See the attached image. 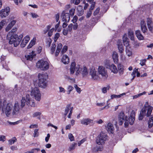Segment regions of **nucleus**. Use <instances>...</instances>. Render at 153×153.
Wrapping results in <instances>:
<instances>
[{
	"label": "nucleus",
	"mask_w": 153,
	"mask_h": 153,
	"mask_svg": "<svg viewBox=\"0 0 153 153\" xmlns=\"http://www.w3.org/2000/svg\"><path fill=\"white\" fill-rule=\"evenodd\" d=\"M152 110L153 107L149 105L148 102H146L142 108L139 115V120H142L145 116L149 117L148 124L149 128H151L153 126V114L151 115Z\"/></svg>",
	"instance_id": "obj_1"
},
{
	"label": "nucleus",
	"mask_w": 153,
	"mask_h": 153,
	"mask_svg": "<svg viewBox=\"0 0 153 153\" xmlns=\"http://www.w3.org/2000/svg\"><path fill=\"white\" fill-rule=\"evenodd\" d=\"M38 77L39 86L43 88H45L47 86L46 79L48 78L47 74H39L38 75Z\"/></svg>",
	"instance_id": "obj_2"
},
{
	"label": "nucleus",
	"mask_w": 153,
	"mask_h": 153,
	"mask_svg": "<svg viewBox=\"0 0 153 153\" xmlns=\"http://www.w3.org/2000/svg\"><path fill=\"white\" fill-rule=\"evenodd\" d=\"M26 102V105L28 106H30L31 107L35 106L34 102L30 99L29 95H27L25 98V97H22L21 101V108H23L25 106Z\"/></svg>",
	"instance_id": "obj_3"
},
{
	"label": "nucleus",
	"mask_w": 153,
	"mask_h": 153,
	"mask_svg": "<svg viewBox=\"0 0 153 153\" xmlns=\"http://www.w3.org/2000/svg\"><path fill=\"white\" fill-rule=\"evenodd\" d=\"M17 30V28L14 27L7 35V40H9V43L10 44H12V43L13 41V40L15 39L17 37V35L15 34Z\"/></svg>",
	"instance_id": "obj_4"
},
{
	"label": "nucleus",
	"mask_w": 153,
	"mask_h": 153,
	"mask_svg": "<svg viewBox=\"0 0 153 153\" xmlns=\"http://www.w3.org/2000/svg\"><path fill=\"white\" fill-rule=\"evenodd\" d=\"M108 137V136L106 134L101 133L97 137L96 143L98 145L103 144L107 139Z\"/></svg>",
	"instance_id": "obj_5"
},
{
	"label": "nucleus",
	"mask_w": 153,
	"mask_h": 153,
	"mask_svg": "<svg viewBox=\"0 0 153 153\" xmlns=\"http://www.w3.org/2000/svg\"><path fill=\"white\" fill-rule=\"evenodd\" d=\"M36 66L42 70H46L49 68V64L47 61L40 60L37 63Z\"/></svg>",
	"instance_id": "obj_6"
},
{
	"label": "nucleus",
	"mask_w": 153,
	"mask_h": 153,
	"mask_svg": "<svg viewBox=\"0 0 153 153\" xmlns=\"http://www.w3.org/2000/svg\"><path fill=\"white\" fill-rule=\"evenodd\" d=\"M79 73H81L84 77L88 74V71L85 67L81 68L79 65H77L76 68V75H77Z\"/></svg>",
	"instance_id": "obj_7"
},
{
	"label": "nucleus",
	"mask_w": 153,
	"mask_h": 153,
	"mask_svg": "<svg viewBox=\"0 0 153 153\" xmlns=\"http://www.w3.org/2000/svg\"><path fill=\"white\" fill-rule=\"evenodd\" d=\"M135 113L134 111H132L130 117L128 118L127 117V119H126L124 123L125 126V127H127L128 126V124L131 125H132L135 120L134 118Z\"/></svg>",
	"instance_id": "obj_8"
},
{
	"label": "nucleus",
	"mask_w": 153,
	"mask_h": 153,
	"mask_svg": "<svg viewBox=\"0 0 153 153\" xmlns=\"http://www.w3.org/2000/svg\"><path fill=\"white\" fill-rule=\"evenodd\" d=\"M98 71L99 75L101 76L103 79H106L107 78L108 75L107 71L105 67L102 66H99Z\"/></svg>",
	"instance_id": "obj_9"
},
{
	"label": "nucleus",
	"mask_w": 153,
	"mask_h": 153,
	"mask_svg": "<svg viewBox=\"0 0 153 153\" xmlns=\"http://www.w3.org/2000/svg\"><path fill=\"white\" fill-rule=\"evenodd\" d=\"M31 95L32 96H34L35 99L38 101H39L41 99V93L39 89L36 87H35L32 89Z\"/></svg>",
	"instance_id": "obj_10"
},
{
	"label": "nucleus",
	"mask_w": 153,
	"mask_h": 153,
	"mask_svg": "<svg viewBox=\"0 0 153 153\" xmlns=\"http://www.w3.org/2000/svg\"><path fill=\"white\" fill-rule=\"evenodd\" d=\"M97 73L94 67H92L90 68L89 74L91 76L92 79L96 80L99 79V76H98Z\"/></svg>",
	"instance_id": "obj_11"
},
{
	"label": "nucleus",
	"mask_w": 153,
	"mask_h": 153,
	"mask_svg": "<svg viewBox=\"0 0 153 153\" xmlns=\"http://www.w3.org/2000/svg\"><path fill=\"white\" fill-rule=\"evenodd\" d=\"M10 11V8L8 7L2 9L0 11V17H1V18L6 17L8 15Z\"/></svg>",
	"instance_id": "obj_12"
},
{
	"label": "nucleus",
	"mask_w": 153,
	"mask_h": 153,
	"mask_svg": "<svg viewBox=\"0 0 153 153\" xmlns=\"http://www.w3.org/2000/svg\"><path fill=\"white\" fill-rule=\"evenodd\" d=\"M127 116H125L124 113L121 112L118 116V124L120 125H122L123 123V120L125 121L127 119Z\"/></svg>",
	"instance_id": "obj_13"
},
{
	"label": "nucleus",
	"mask_w": 153,
	"mask_h": 153,
	"mask_svg": "<svg viewBox=\"0 0 153 153\" xmlns=\"http://www.w3.org/2000/svg\"><path fill=\"white\" fill-rule=\"evenodd\" d=\"M23 37V35L22 34H21L19 37L17 35V38H16L15 39H14L13 40V41L12 43V44H13L14 47H17L20 43V42Z\"/></svg>",
	"instance_id": "obj_14"
},
{
	"label": "nucleus",
	"mask_w": 153,
	"mask_h": 153,
	"mask_svg": "<svg viewBox=\"0 0 153 153\" xmlns=\"http://www.w3.org/2000/svg\"><path fill=\"white\" fill-rule=\"evenodd\" d=\"M93 120L88 118H83L81 120V123L85 126H87L93 122Z\"/></svg>",
	"instance_id": "obj_15"
},
{
	"label": "nucleus",
	"mask_w": 153,
	"mask_h": 153,
	"mask_svg": "<svg viewBox=\"0 0 153 153\" xmlns=\"http://www.w3.org/2000/svg\"><path fill=\"white\" fill-rule=\"evenodd\" d=\"M146 21L147 23L148 28L150 31L152 32V28L151 25L152 23V18L148 17L146 18Z\"/></svg>",
	"instance_id": "obj_16"
},
{
	"label": "nucleus",
	"mask_w": 153,
	"mask_h": 153,
	"mask_svg": "<svg viewBox=\"0 0 153 153\" xmlns=\"http://www.w3.org/2000/svg\"><path fill=\"white\" fill-rule=\"evenodd\" d=\"M64 14L62 16V20L63 22H68L70 20V14L68 13H64L63 12L62 15Z\"/></svg>",
	"instance_id": "obj_17"
},
{
	"label": "nucleus",
	"mask_w": 153,
	"mask_h": 153,
	"mask_svg": "<svg viewBox=\"0 0 153 153\" xmlns=\"http://www.w3.org/2000/svg\"><path fill=\"white\" fill-rule=\"evenodd\" d=\"M117 44L118 45V49L119 52L120 53H123L124 51V49L121 40H118L117 42Z\"/></svg>",
	"instance_id": "obj_18"
},
{
	"label": "nucleus",
	"mask_w": 153,
	"mask_h": 153,
	"mask_svg": "<svg viewBox=\"0 0 153 153\" xmlns=\"http://www.w3.org/2000/svg\"><path fill=\"white\" fill-rule=\"evenodd\" d=\"M108 68L110 69L114 74H117V72L116 67L114 64H109Z\"/></svg>",
	"instance_id": "obj_19"
},
{
	"label": "nucleus",
	"mask_w": 153,
	"mask_h": 153,
	"mask_svg": "<svg viewBox=\"0 0 153 153\" xmlns=\"http://www.w3.org/2000/svg\"><path fill=\"white\" fill-rule=\"evenodd\" d=\"M106 130L111 133H113L114 130V128L112 124L111 123H108L107 127L106 128Z\"/></svg>",
	"instance_id": "obj_20"
},
{
	"label": "nucleus",
	"mask_w": 153,
	"mask_h": 153,
	"mask_svg": "<svg viewBox=\"0 0 153 153\" xmlns=\"http://www.w3.org/2000/svg\"><path fill=\"white\" fill-rule=\"evenodd\" d=\"M135 34L138 39L140 40H143L144 39V37L141 34L140 30H137L135 32Z\"/></svg>",
	"instance_id": "obj_21"
},
{
	"label": "nucleus",
	"mask_w": 153,
	"mask_h": 153,
	"mask_svg": "<svg viewBox=\"0 0 153 153\" xmlns=\"http://www.w3.org/2000/svg\"><path fill=\"white\" fill-rule=\"evenodd\" d=\"M118 56L117 53L114 52L112 54V58L115 63H117L118 61Z\"/></svg>",
	"instance_id": "obj_22"
},
{
	"label": "nucleus",
	"mask_w": 153,
	"mask_h": 153,
	"mask_svg": "<svg viewBox=\"0 0 153 153\" xmlns=\"http://www.w3.org/2000/svg\"><path fill=\"white\" fill-rule=\"evenodd\" d=\"M62 61L64 64H67L69 62V59L67 56L64 55L62 59Z\"/></svg>",
	"instance_id": "obj_23"
},
{
	"label": "nucleus",
	"mask_w": 153,
	"mask_h": 153,
	"mask_svg": "<svg viewBox=\"0 0 153 153\" xmlns=\"http://www.w3.org/2000/svg\"><path fill=\"white\" fill-rule=\"evenodd\" d=\"M16 21L15 20L12 21L8 25L6 28V31H8L15 24Z\"/></svg>",
	"instance_id": "obj_24"
},
{
	"label": "nucleus",
	"mask_w": 153,
	"mask_h": 153,
	"mask_svg": "<svg viewBox=\"0 0 153 153\" xmlns=\"http://www.w3.org/2000/svg\"><path fill=\"white\" fill-rule=\"evenodd\" d=\"M76 63L75 62H72L71 63V68H70V71L71 74H73L75 72L76 68Z\"/></svg>",
	"instance_id": "obj_25"
},
{
	"label": "nucleus",
	"mask_w": 153,
	"mask_h": 153,
	"mask_svg": "<svg viewBox=\"0 0 153 153\" xmlns=\"http://www.w3.org/2000/svg\"><path fill=\"white\" fill-rule=\"evenodd\" d=\"M33 51H32L31 53H30L29 54H27L25 55V57L27 60H31L33 58V57L35 55H33Z\"/></svg>",
	"instance_id": "obj_26"
},
{
	"label": "nucleus",
	"mask_w": 153,
	"mask_h": 153,
	"mask_svg": "<svg viewBox=\"0 0 153 153\" xmlns=\"http://www.w3.org/2000/svg\"><path fill=\"white\" fill-rule=\"evenodd\" d=\"M128 37L131 40H134V36L133 31L131 30H129L128 31Z\"/></svg>",
	"instance_id": "obj_27"
},
{
	"label": "nucleus",
	"mask_w": 153,
	"mask_h": 153,
	"mask_svg": "<svg viewBox=\"0 0 153 153\" xmlns=\"http://www.w3.org/2000/svg\"><path fill=\"white\" fill-rule=\"evenodd\" d=\"M100 146H96L94 150V152H96L98 151H102L103 149L102 145H100Z\"/></svg>",
	"instance_id": "obj_28"
},
{
	"label": "nucleus",
	"mask_w": 153,
	"mask_h": 153,
	"mask_svg": "<svg viewBox=\"0 0 153 153\" xmlns=\"http://www.w3.org/2000/svg\"><path fill=\"white\" fill-rule=\"evenodd\" d=\"M71 104H68L65 108V111L64 113V115L65 116L68 114L70 109L71 108Z\"/></svg>",
	"instance_id": "obj_29"
},
{
	"label": "nucleus",
	"mask_w": 153,
	"mask_h": 153,
	"mask_svg": "<svg viewBox=\"0 0 153 153\" xmlns=\"http://www.w3.org/2000/svg\"><path fill=\"white\" fill-rule=\"evenodd\" d=\"M126 94L125 93H123L120 95H116L115 94H112L111 95V98L113 99L114 98H119L124 95H125Z\"/></svg>",
	"instance_id": "obj_30"
},
{
	"label": "nucleus",
	"mask_w": 153,
	"mask_h": 153,
	"mask_svg": "<svg viewBox=\"0 0 153 153\" xmlns=\"http://www.w3.org/2000/svg\"><path fill=\"white\" fill-rule=\"evenodd\" d=\"M13 108L14 109H19L20 110V109H22V108H21V105H19L17 102H16L13 106Z\"/></svg>",
	"instance_id": "obj_31"
},
{
	"label": "nucleus",
	"mask_w": 153,
	"mask_h": 153,
	"mask_svg": "<svg viewBox=\"0 0 153 153\" xmlns=\"http://www.w3.org/2000/svg\"><path fill=\"white\" fill-rule=\"evenodd\" d=\"M118 70L119 73L120 74H122L123 73V68L121 64H119L118 65Z\"/></svg>",
	"instance_id": "obj_32"
},
{
	"label": "nucleus",
	"mask_w": 153,
	"mask_h": 153,
	"mask_svg": "<svg viewBox=\"0 0 153 153\" xmlns=\"http://www.w3.org/2000/svg\"><path fill=\"white\" fill-rule=\"evenodd\" d=\"M56 45L55 43L53 42L52 44L51 48V54H53L56 49Z\"/></svg>",
	"instance_id": "obj_33"
},
{
	"label": "nucleus",
	"mask_w": 153,
	"mask_h": 153,
	"mask_svg": "<svg viewBox=\"0 0 153 153\" xmlns=\"http://www.w3.org/2000/svg\"><path fill=\"white\" fill-rule=\"evenodd\" d=\"M77 144L75 143H73L71 145L69 148L68 150L69 151H71L72 150H74L75 149L76 146V145Z\"/></svg>",
	"instance_id": "obj_34"
},
{
	"label": "nucleus",
	"mask_w": 153,
	"mask_h": 153,
	"mask_svg": "<svg viewBox=\"0 0 153 153\" xmlns=\"http://www.w3.org/2000/svg\"><path fill=\"white\" fill-rule=\"evenodd\" d=\"M141 30L143 33L146 32L147 31L146 25L141 26Z\"/></svg>",
	"instance_id": "obj_35"
},
{
	"label": "nucleus",
	"mask_w": 153,
	"mask_h": 153,
	"mask_svg": "<svg viewBox=\"0 0 153 153\" xmlns=\"http://www.w3.org/2000/svg\"><path fill=\"white\" fill-rule=\"evenodd\" d=\"M91 4V6L90 8L89 9V11H92L93 10L95 7V2H92L91 3H90Z\"/></svg>",
	"instance_id": "obj_36"
},
{
	"label": "nucleus",
	"mask_w": 153,
	"mask_h": 153,
	"mask_svg": "<svg viewBox=\"0 0 153 153\" xmlns=\"http://www.w3.org/2000/svg\"><path fill=\"white\" fill-rule=\"evenodd\" d=\"M19 109H14L13 108L12 114L13 115H18L19 114Z\"/></svg>",
	"instance_id": "obj_37"
},
{
	"label": "nucleus",
	"mask_w": 153,
	"mask_h": 153,
	"mask_svg": "<svg viewBox=\"0 0 153 153\" xmlns=\"http://www.w3.org/2000/svg\"><path fill=\"white\" fill-rule=\"evenodd\" d=\"M35 44V42L33 40H31L29 43V45L27 46V48L29 49L32 46H33Z\"/></svg>",
	"instance_id": "obj_38"
},
{
	"label": "nucleus",
	"mask_w": 153,
	"mask_h": 153,
	"mask_svg": "<svg viewBox=\"0 0 153 153\" xmlns=\"http://www.w3.org/2000/svg\"><path fill=\"white\" fill-rule=\"evenodd\" d=\"M51 42L52 40L51 38H49L47 39L46 43L47 46L48 47H49L50 46Z\"/></svg>",
	"instance_id": "obj_39"
},
{
	"label": "nucleus",
	"mask_w": 153,
	"mask_h": 153,
	"mask_svg": "<svg viewBox=\"0 0 153 153\" xmlns=\"http://www.w3.org/2000/svg\"><path fill=\"white\" fill-rule=\"evenodd\" d=\"M109 88L110 87L108 86L106 87H104L103 88L102 90V93L104 94L106 93L107 92V90H109Z\"/></svg>",
	"instance_id": "obj_40"
},
{
	"label": "nucleus",
	"mask_w": 153,
	"mask_h": 153,
	"mask_svg": "<svg viewBox=\"0 0 153 153\" xmlns=\"http://www.w3.org/2000/svg\"><path fill=\"white\" fill-rule=\"evenodd\" d=\"M146 92L145 91H144L142 93H140L137 95H135L133 96V98L136 99L143 95L145 94H146Z\"/></svg>",
	"instance_id": "obj_41"
},
{
	"label": "nucleus",
	"mask_w": 153,
	"mask_h": 153,
	"mask_svg": "<svg viewBox=\"0 0 153 153\" xmlns=\"http://www.w3.org/2000/svg\"><path fill=\"white\" fill-rule=\"evenodd\" d=\"M60 36V34L59 33H56L54 37V41L55 42L58 38Z\"/></svg>",
	"instance_id": "obj_42"
},
{
	"label": "nucleus",
	"mask_w": 153,
	"mask_h": 153,
	"mask_svg": "<svg viewBox=\"0 0 153 153\" xmlns=\"http://www.w3.org/2000/svg\"><path fill=\"white\" fill-rule=\"evenodd\" d=\"M51 27V25H48L46 27V28L45 29L43 30L44 33L45 34L47 33L49 31L50 28Z\"/></svg>",
	"instance_id": "obj_43"
},
{
	"label": "nucleus",
	"mask_w": 153,
	"mask_h": 153,
	"mask_svg": "<svg viewBox=\"0 0 153 153\" xmlns=\"http://www.w3.org/2000/svg\"><path fill=\"white\" fill-rule=\"evenodd\" d=\"M16 137H14L12 139L10 140H9V144L10 145L14 143L16 141Z\"/></svg>",
	"instance_id": "obj_44"
},
{
	"label": "nucleus",
	"mask_w": 153,
	"mask_h": 153,
	"mask_svg": "<svg viewBox=\"0 0 153 153\" xmlns=\"http://www.w3.org/2000/svg\"><path fill=\"white\" fill-rule=\"evenodd\" d=\"M39 132H38V129H35L34 130V133L33 134V137H38L39 136Z\"/></svg>",
	"instance_id": "obj_45"
},
{
	"label": "nucleus",
	"mask_w": 153,
	"mask_h": 153,
	"mask_svg": "<svg viewBox=\"0 0 153 153\" xmlns=\"http://www.w3.org/2000/svg\"><path fill=\"white\" fill-rule=\"evenodd\" d=\"M54 30V28H52L50 30H49L48 33V36L49 37H51L52 35V33Z\"/></svg>",
	"instance_id": "obj_46"
},
{
	"label": "nucleus",
	"mask_w": 153,
	"mask_h": 153,
	"mask_svg": "<svg viewBox=\"0 0 153 153\" xmlns=\"http://www.w3.org/2000/svg\"><path fill=\"white\" fill-rule=\"evenodd\" d=\"M30 40V38L29 36H26L23 39V42H25L27 43Z\"/></svg>",
	"instance_id": "obj_47"
},
{
	"label": "nucleus",
	"mask_w": 153,
	"mask_h": 153,
	"mask_svg": "<svg viewBox=\"0 0 153 153\" xmlns=\"http://www.w3.org/2000/svg\"><path fill=\"white\" fill-rule=\"evenodd\" d=\"M100 10V8L99 7L96 8L95 10L94 11L93 13V15L94 16L97 15L99 13Z\"/></svg>",
	"instance_id": "obj_48"
},
{
	"label": "nucleus",
	"mask_w": 153,
	"mask_h": 153,
	"mask_svg": "<svg viewBox=\"0 0 153 153\" xmlns=\"http://www.w3.org/2000/svg\"><path fill=\"white\" fill-rule=\"evenodd\" d=\"M75 9H71L70 10V11H69V13H70V15L72 16H73L74 14V13H75Z\"/></svg>",
	"instance_id": "obj_49"
},
{
	"label": "nucleus",
	"mask_w": 153,
	"mask_h": 153,
	"mask_svg": "<svg viewBox=\"0 0 153 153\" xmlns=\"http://www.w3.org/2000/svg\"><path fill=\"white\" fill-rule=\"evenodd\" d=\"M68 49V47L66 46H65L63 48L62 51L61 52L63 54L64 53L66 52Z\"/></svg>",
	"instance_id": "obj_50"
},
{
	"label": "nucleus",
	"mask_w": 153,
	"mask_h": 153,
	"mask_svg": "<svg viewBox=\"0 0 153 153\" xmlns=\"http://www.w3.org/2000/svg\"><path fill=\"white\" fill-rule=\"evenodd\" d=\"M68 137L69 139H70L71 141H73L74 140V137L70 133L69 134Z\"/></svg>",
	"instance_id": "obj_51"
},
{
	"label": "nucleus",
	"mask_w": 153,
	"mask_h": 153,
	"mask_svg": "<svg viewBox=\"0 0 153 153\" xmlns=\"http://www.w3.org/2000/svg\"><path fill=\"white\" fill-rule=\"evenodd\" d=\"M73 26V25L72 24H71L68 25L67 29V30H68V31L70 32H71V31L72 29Z\"/></svg>",
	"instance_id": "obj_52"
},
{
	"label": "nucleus",
	"mask_w": 153,
	"mask_h": 153,
	"mask_svg": "<svg viewBox=\"0 0 153 153\" xmlns=\"http://www.w3.org/2000/svg\"><path fill=\"white\" fill-rule=\"evenodd\" d=\"M126 54L128 56H130L132 54V52L129 49H126Z\"/></svg>",
	"instance_id": "obj_53"
},
{
	"label": "nucleus",
	"mask_w": 153,
	"mask_h": 153,
	"mask_svg": "<svg viewBox=\"0 0 153 153\" xmlns=\"http://www.w3.org/2000/svg\"><path fill=\"white\" fill-rule=\"evenodd\" d=\"M5 21H3L0 22V30L3 27L4 25L5 24Z\"/></svg>",
	"instance_id": "obj_54"
},
{
	"label": "nucleus",
	"mask_w": 153,
	"mask_h": 153,
	"mask_svg": "<svg viewBox=\"0 0 153 153\" xmlns=\"http://www.w3.org/2000/svg\"><path fill=\"white\" fill-rule=\"evenodd\" d=\"M78 19V17L76 16H74L73 18V19L72 20V21L73 23H75L77 21Z\"/></svg>",
	"instance_id": "obj_55"
},
{
	"label": "nucleus",
	"mask_w": 153,
	"mask_h": 153,
	"mask_svg": "<svg viewBox=\"0 0 153 153\" xmlns=\"http://www.w3.org/2000/svg\"><path fill=\"white\" fill-rule=\"evenodd\" d=\"M41 113L38 112H35L34 114H33V117H37L38 116H39L41 114Z\"/></svg>",
	"instance_id": "obj_56"
},
{
	"label": "nucleus",
	"mask_w": 153,
	"mask_h": 153,
	"mask_svg": "<svg viewBox=\"0 0 153 153\" xmlns=\"http://www.w3.org/2000/svg\"><path fill=\"white\" fill-rule=\"evenodd\" d=\"M30 15L33 18H37L39 17V16L36 13H31Z\"/></svg>",
	"instance_id": "obj_57"
},
{
	"label": "nucleus",
	"mask_w": 153,
	"mask_h": 153,
	"mask_svg": "<svg viewBox=\"0 0 153 153\" xmlns=\"http://www.w3.org/2000/svg\"><path fill=\"white\" fill-rule=\"evenodd\" d=\"M17 85H15V88L14 89V91L16 94H19L20 92V91L19 90L17 89Z\"/></svg>",
	"instance_id": "obj_58"
},
{
	"label": "nucleus",
	"mask_w": 153,
	"mask_h": 153,
	"mask_svg": "<svg viewBox=\"0 0 153 153\" xmlns=\"http://www.w3.org/2000/svg\"><path fill=\"white\" fill-rule=\"evenodd\" d=\"M92 12L90 11H88L86 15V17L87 18H89L91 15Z\"/></svg>",
	"instance_id": "obj_59"
},
{
	"label": "nucleus",
	"mask_w": 153,
	"mask_h": 153,
	"mask_svg": "<svg viewBox=\"0 0 153 153\" xmlns=\"http://www.w3.org/2000/svg\"><path fill=\"white\" fill-rule=\"evenodd\" d=\"M77 10L78 12L79 13L81 12H83L82 11V6L81 5H79L77 8Z\"/></svg>",
	"instance_id": "obj_60"
},
{
	"label": "nucleus",
	"mask_w": 153,
	"mask_h": 153,
	"mask_svg": "<svg viewBox=\"0 0 153 153\" xmlns=\"http://www.w3.org/2000/svg\"><path fill=\"white\" fill-rule=\"evenodd\" d=\"M65 79H68V80H70L73 81L75 80V79L70 78L69 76H65Z\"/></svg>",
	"instance_id": "obj_61"
},
{
	"label": "nucleus",
	"mask_w": 153,
	"mask_h": 153,
	"mask_svg": "<svg viewBox=\"0 0 153 153\" xmlns=\"http://www.w3.org/2000/svg\"><path fill=\"white\" fill-rule=\"evenodd\" d=\"M5 139V137L4 135H0V141H4Z\"/></svg>",
	"instance_id": "obj_62"
},
{
	"label": "nucleus",
	"mask_w": 153,
	"mask_h": 153,
	"mask_svg": "<svg viewBox=\"0 0 153 153\" xmlns=\"http://www.w3.org/2000/svg\"><path fill=\"white\" fill-rule=\"evenodd\" d=\"M146 61L145 59H143L141 60L140 64L141 66L144 65H145V63Z\"/></svg>",
	"instance_id": "obj_63"
},
{
	"label": "nucleus",
	"mask_w": 153,
	"mask_h": 153,
	"mask_svg": "<svg viewBox=\"0 0 153 153\" xmlns=\"http://www.w3.org/2000/svg\"><path fill=\"white\" fill-rule=\"evenodd\" d=\"M62 45L61 44V43L59 44L58 45L57 47V49L59 51H60L62 48Z\"/></svg>",
	"instance_id": "obj_64"
}]
</instances>
